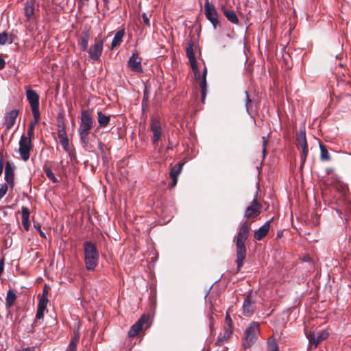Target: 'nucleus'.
Returning a JSON list of instances; mask_svg holds the SVG:
<instances>
[{
    "mask_svg": "<svg viewBox=\"0 0 351 351\" xmlns=\"http://www.w3.org/2000/svg\"><path fill=\"white\" fill-rule=\"evenodd\" d=\"M45 311V309H42V308H37V311H36V319H40L43 318Z\"/></svg>",
    "mask_w": 351,
    "mask_h": 351,
    "instance_id": "48",
    "label": "nucleus"
},
{
    "mask_svg": "<svg viewBox=\"0 0 351 351\" xmlns=\"http://www.w3.org/2000/svg\"><path fill=\"white\" fill-rule=\"evenodd\" d=\"M90 39L89 29L85 27L82 32V36L79 43L80 49L82 51H86L88 49V44Z\"/></svg>",
    "mask_w": 351,
    "mask_h": 351,
    "instance_id": "18",
    "label": "nucleus"
},
{
    "mask_svg": "<svg viewBox=\"0 0 351 351\" xmlns=\"http://www.w3.org/2000/svg\"><path fill=\"white\" fill-rule=\"evenodd\" d=\"M80 339V333L78 332H74V337L72 338L71 341H75V345H77Z\"/></svg>",
    "mask_w": 351,
    "mask_h": 351,
    "instance_id": "51",
    "label": "nucleus"
},
{
    "mask_svg": "<svg viewBox=\"0 0 351 351\" xmlns=\"http://www.w3.org/2000/svg\"><path fill=\"white\" fill-rule=\"evenodd\" d=\"M262 141H263V145H262V147H263L262 154H263V158H265V156H266V153H267L266 147H267V143H268V137L263 136V137H262Z\"/></svg>",
    "mask_w": 351,
    "mask_h": 351,
    "instance_id": "39",
    "label": "nucleus"
},
{
    "mask_svg": "<svg viewBox=\"0 0 351 351\" xmlns=\"http://www.w3.org/2000/svg\"><path fill=\"white\" fill-rule=\"evenodd\" d=\"M206 75H207V68L206 66H204L203 73H202V80L199 84V86L201 88L202 102H204L205 100V98L206 96V92H207Z\"/></svg>",
    "mask_w": 351,
    "mask_h": 351,
    "instance_id": "20",
    "label": "nucleus"
},
{
    "mask_svg": "<svg viewBox=\"0 0 351 351\" xmlns=\"http://www.w3.org/2000/svg\"><path fill=\"white\" fill-rule=\"evenodd\" d=\"M282 232H278V234H277L278 237H280L282 236Z\"/></svg>",
    "mask_w": 351,
    "mask_h": 351,
    "instance_id": "61",
    "label": "nucleus"
},
{
    "mask_svg": "<svg viewBox=\"0 0 351 351\" xmlns=\"http://www.w3.org/2000/svg\"><path fill=\"white\" fill-rule=\"evenodd\" d=\"M24 10L26 17L28 19H31L34 12V5L33 1H27Z\"/></svg>",
    "mask_w": 351,
    "mask_h": 351,
    "instance_id": "28",
    "label": "nucleus"
},
{
    "mask_svg": "<svg viewBox=\"0 0 351 351\" xmlns=\"http://www.w3.org/2000/svg\"><path fill=\"white\" fill-rule=\"evenodd\" d=\"M142 18L145 25L147 27H150L149 17L145 12L142 14Z\"/></svg>",
    "mask_w": 351,
    "mask_h": 351,
    "instance_id": "45",
    "label": "nucleus"
},
{
    "mask_svg": "<svg viewBox=\"0 0 351 351\" xmlns=\"http://www.w3.org/2000/svg\"><path fill=\"white\" fill-rule=\"evenodd\" d=\"M16 299V295L15 294V293L12 290H9L7 292V295H6V298H5L6 307L7 308L11 307L14 304Z\"/></svg>",
    "mask_w": 351,
    "mask_h": 351,
    "instance_id": "26",
    "label": "nucleus"
},
{
    "mask_svg": "<svg viewBox=\"0 0 351 351\" xmlns=\"http://www.w3.org/2000/svg\"><path fill=\"white\" fill-rule=\"evenodd\" d=\"M48 302H49V300H48L47 298L40 297L39 302H38V308L45 310L47 308Z\"/></svg>",
    "mask_w": 351,
    "mask_h": 351,
    "instance_id": "35",
    "label": "nucleus"
},
{
    "mask_svg": "<svg viewBox=\"0 0 351 351\" xmlns=\"http://www.w3.org/2000/svg\"><path fill=\"white\" fill-rule=\"evenodd\" d=\"M14 166L12 164L8 161L5 164V179L8 184L11 186H14Z\"/></svg>",
    "mask_w": 351,
    "mask_h": 351,
    "instance_id": "15",
    "label": "nucleus"
},
{
    "mask_svg": "<svg viewBox=\"0 0 351 351\" xmlns=\"http://www.w3.org/2000/svg\"><path fill=\"white\" fill-rule=\"evenodd\" d=\"M60 143L62 145L63 149L66 152H69V138H66V139L62 140V141H60Z\"/></svg>",
    "mask_w": 351,
    "mask_h": 351,
    "instance_id": "43",
    "label": "nucleus"
},
{
    "mask_svg": "<svg viewBox=\"0 0 351 351\" xmlns=\"http://www.w3.org/2000/svg\"><path fill=\"white\" fill-rule=\"evenodd\" d=\"M97 121L101 128H106L110 123V116L104 114L102 112H97Z\"/></svg>",
    "mask_w": 351,
    "mask_h": 351,
    "instance_id": "23",
    "label": "nucleus"
},
{
    "mask_svg": "<svg viewBox=\"0 0 351 351\" xmlns=\"http://www.w3.org/2000/svg\"><path fill=\"white\" fill-rule=\"evenodd\" d=\"M183 164L182 163H176L174 166L172 167L169 175L170 177H177L181 173L182 170Z\"/></svg>",
    "mask_w": 351,
    "mask_h": 351,
    "instance_id": "29",
    "label": "nucleus"
},
{
    "mask_svg": "<svg viewBox=\"0 0 351 351\" xmlns=\"http://www.w3.org/2000/svg\"><path fill=\"white\" fill-rule=\"evenodd\" d=\"M3 158H0V176L1 175L3 172Z\"/></svg>",
    "mask_w": 351,
    "mask_h": 351,
    "instance_id": "57",
    "label": "nucleus"
},
{
    "mask_svg": "<svg viewBox=\"0 0 351 351\" xmlns=\"http://www.w3.org/2000/svg\"><path fill=\"white\" fill-rule=\"evenodd\" d=\"M104 40H95L93 45H91L88 50V56L93 61H97L100 59L103 51Z\"/></svg>",
    "mask_w": 351,
    "mask_h": 351,
    "instance_id": "8",
    "label": "nucleus"
},
{
    "mask_svg": "<svg viewBox=\"0 0 351 351\" xmlns=\"http://www.w3.org/2000/svg\"><path fill=\"white\" fill-rule=\"evenodd\" d=\"M150 130L153 133L152 143L156 144L160 139L162 135V128L160 121L156 117L151 119Z\"/></svg>",
    "mask_w": 351,
    "mask_h": 351,
    "instance_id": "11",
    "label": "nucleus"
},
{
    "mask_svg": "<svg viewBox=\"0 0 351 351\" xmlns=\"http://www.w3.org/2000/svg\"><path fill=\"white\" fill-rule=\"evenodd\" d=\"M270 221H266L261 227L254 231L255 239L260 241L264 238L269 232L270 228Z\"/></svg>",
    "mask_w": 351,
    "mask_h": 351,
    "instance_id": "16",
    "label": "nucleus"
},
{
    "mask_svg": "<svg viewBox=\"0 0 351 351\" xmlns=\"http://www.w3.org/2000/svg\"><path fill=\"white\" fill-rule=\"evenodd\" d=\"M329 337V332L327 330L323 329L317 332H311L306 334V337L308 339V343L311 346H313L314 348L326 339Z\"/></svg>",
    "mask_w": 351,
    "mask_h": 351,
    "instance_id": "6",
    "label": "nucleus"
},
{
    "mask_svg": "<svg viewBox=\"0 0 351 351\" xmlns=\"http://www.w3.org/2000/svg\"><path fill=\"white\" fill-rule=\"evenodd\" d=\"M66 351H77V345L74 341H71Z\"/></svg>",
    "mask_w": 351,
    "mask_h": 351,
    "instance_id": "46",
    "label": "nucleus"
},
{
    "mask_svg": "<svg viewBox=\"0 0 351 351\" xmlns=\"http://www.w3.org/2000/svg\"><path fill=\"white\" fill-rule=\"evenodd\" d=\"M302 154L300 156V161L302 163V166L304 164L306 161V158L308 154V146L302 147Z\"/></svg>",
    "mask_w": 351,
    "mask_h": 351,
    "instance_id": "37",
    "label": "nucleus"
},
{
    "mask_svg": "<svg viewBox=\"0 0 351 351\" xmlns=\"http://www.w3.org/2000/svg\"><path fill=\"white\" fill-rule=\"evenodd\" d=\"M58 136L59 138V141H62L66 138H68L66 130L64 128H60L58 130Z\"/></svg>",
    "mask_w": 351,
    "mask_h": 351,
    "instance_id": "38",
    "label": "nucleus"
},
{
    "mask_svg": "<svg viewBox=\"0 0 351 351\" xmlns=\"http://www.w3.org/2000/svg\"><path fill=\"white\" fill-rule=\"evenodd\" d=\"M189 63L191 64L192 70H195L197 68L195 56H191L188 57Z\"/></svg>",
    "mask_w": 351,
    "mask_h": 351,
    "instance_id": "40",
    "label": "nucleus"
},
{
    "mask_svg": "<svg viewBox=\"0 0 351 351\" xmlns=\"http://www.w3.org/2000/svg\"><path fill=\"white\" fill-rule=\"evenodd\" d=\"M21 351H30V349L29 348H23Z\"/></svg>",
    "mask_w": 351,
    "mask_h": 351,
    "instance_id": "59",
    "label": "nucleus"
},
{
    "mask_svg": "<svg viewBox=\"0 0 351 351\" xmlns=\"http://www.w3.org/2000/svg\"><path fill=\"white\" fill-rule=\"evenodd\" d=\"M31 109L35 123H38L40 120L39 106H31Z\"/></svg>",
    "mask_w": 351,
    "mask_h": 351,
    "instance_id": "34",
    "label": "nucleus"
},
{
    "mask_svg": "<svg viewBox=\"0 0 351 351\" xmlns=\"http://www.w3.org/2000/svg\"><path fill=\"white\" fill-rule=\"evenodd\" d=\"M84 263L88 271H94L99 263V252L96 245L91 241L83 243Z\"/></svg>",
    "mask_w": 351,
    "mask_h": 351,
    "instance_id": "3",
    "label": "nucleus"
},
{
    "mask_svg": "<svg viewBox=\"0 0 351 351\" xmlns=\"http://www.w3.org/2000/svg\"><path fill=\"white\" fill-rule=\"evenodd\" d=\"M44 171L46 173L47 177L50 179L53 183L58 182V179L55 176L54 173L49 167H44Z\"/></svg>",
    "mask_w": 351,
    "mask_h": 351,
    "instance_id": "33",
    "label": "nucleus"
},
{
    "mask_svg": "<svg viewBox=\"0 0 351 351\" xmlns=\"http://www.w3.org/2000/svg\"><path fill=\"white\" fill-rule=\"evenodd\" d=\"M205 15L206 19L212 23L215 29L219 24L218 14L214 5L210 4L208 0H206L204 4Z\"/></svg>",
    "mask_w": 351,
    "mask_h": 351,
    "instance_id": "9",
    "label": "nucleus"
},
{
    "mask_svg": "<svg viewBox=\"0 0 351 351\" xmlns=\"http://www.w3.org/2000/svg\"><path fill=\"white\" fill-rule=\"evenodd\" d=\"M8 189V185L5 183L0 185V199L6 194Z\"/></svg>",
    "mask_w": 351,
    "mask_h": 351,
    "instance_id": "41",
    "label": "nucleus"
},
{
    "mask_svg": "<svg viewBox=\"0 0 351 351\" xmlns=\"http://www.w3.org/2000/svg\"><path fill=\"white\" fill-rule=\"evenodd\" d=\"M8 40V35L5 32H2L0 34V45H3L7 43Z\"/></svg>",
    "mask_w": 351,
    "mask_h": 351,
    "instance_id": "44",
    "label": "nucleus"
},
{
    "mask_svg": "<svg viewBox=\"0 0 351 351\" xmlns=\"http://www.w3.org/2000/svg\"><path fill=\"white\" fill-rule=\"evenodd\" d=\"M257 195L258 193L256 192L250 205L248 206L245 210L244 217L247 219L254 221L261 214L262 206L258 202Z\"/></svg>",
    "mask_w": 351,
    "mask_h": 351,
    "instance_id": "5",
    "label": "nucleus"
},
{
    "mask_svg": "<svg viewBox=\"0 0 351 351\" xmlns=\"http://www.w3.org/2000/svg\"><path fill=\"white\" fill-rule=\"evenodd\" d=\"M298 144L301 147L308 146L304 130H300L297 138Z\"/></svg>",
    "mask_w": 351,
    "mask_h": 351,
    "instance_id": "30",
    "label": "nucleus"
},
{
    "mask_svg": "<svg viewBox=\"0 0 351 351\" xmlns=\"http://www.w3.org/2000/svg\"><path fill=\"white\" fill-rule=\"evenodd\" d=\"M254 302L252 299V293H249L245 298L243 304V313L245 315L248 316L254 311Z\"/></svg>",
    "mask_w": 351,
    "mask_h": 351,
    "instance_id": "13",
    "label": "nucleus"
},
{
    "mask_svg": "<svg viewBox=\"0 0 351 351\" xmlns=\"http://www.w3.org/2000/svg\"><path fill=\"white\" fill-rule=\"evenodd\" d=\"M148 320H149L148 316H147L145 315H142L138 319V321L130 327L129 332H128V337H136L139 333V332L142 330L143 324L147 322Z\"/></svg>",
    "mask_w": 351,
    "mask_h": 351,
    "instance_id": "12",
    "label": "nucleus"
},
{
    "mask_svg": "<svg viewBox=\"0 0 351 351\" xmlns=\"http://www.w3.org/2000/svg\"><path fill=\"white\" fill-rule=\"evenodd\" d=\"M5 60L0 57V70H2L5 68Z\"/></svg>",
    "mask_w": 351,
    "mask_h": 351,
    "instance_id": "55",
    "label": "nucleus"
},
{
    "mask_svg": "<svg viewBox=\"0 0 351 351\" xmlns=\"http://www.w3.org/2000/svg\"><path fill=\"white\" fill-rule=\"evenodd\" d=\"M22 213V224L24 229L26 231H28L29 229L30 223L29 221V212L27 207H22L21 208Z\"/></svg>",
    "mask_w": 351,
    "mask_h": 351,
    "instance_id": "22",
    "label": "nucleus"
},
{
    "mask_svg": "<svg viewBox=\"0 0 351 351\" xmlns=\"http://www.w3.org/2000/svg\"><path fill=\"white\" fill-rule=\"evenodd\" d=\"M93 125L94 119L92 110L90 109L82 110L81 111L78 134L80 142L84 146H86L89 143L90 130L93 128Z\"/></svg>",
    "mask_w": 351,
    "mask_h": 351,
    "instance_id": "2",
    "label": "nucleus"
},
{
    "mask_svg": "<svg viewBox=\"0 0 351 351\" xmlns=\"http://www.w3.org/2000/svg\"><path fill=\"white\" fill-rule=\"evenodd\" d=\"M232 333V326H226L223 328V331L221 332L218 337L216 341V345L218 346H221L223 343L228 341Z\"/></svg>",
    "mask_w": 351,
    "mask_h": 351,
    "instance_id": "14",
    "label": "nucleus"
},
{
    "mask_svg": "<svg viewBox=\"0 0 351 351\" xmlns=\"http://www.w3.org/2000/svg\"><path fill=\"white\" fill-rule=\"evenodd\" d=\"M34 226L35 228V229L38 231V232L40 234V235L43 237V238H46V235L41 230V226L39 223H37V224H34Z\"/></svg>",
    "mask_w": 351,
    "mask_h": 351,
    "instance_id": "47",
    "label": "nucleus"
},
{
    "mask_svg": "<svg viewBox=\"0 0 351 351\" xmlns=\"http://www.w3.org/2000/svg\"><path fill=\"white\" fill-rule=\"evenodd\" d=\"M48 289H49V287L45 285L43 288V294H42L41 297L47 298V295L49 293Z\"/></svg>",
    "mask_w": 351,
    "mask_h": 351,
    "instance_id": "52",
    "label": "nucleus"
},
{
    "mask_svg": "<svg viewBox=\"0 0 351 351\" xmlns=\"http://www.w3.org/2000/svg\"><path fill=\"white\" fill-rule=\"evenodd\" d=\"M223 12L230 22H231L233 24L239 23V19L234 10H229L227 8H223Z\"/></svg>",
    "mask_w": 351,
    "mask_h": 351,
    "instance_id": "24",
    "label": "nucleus"
},
{
    "mask_svg": "<svg viewBox=\"0 0 351 351\" xmlns=\"http://www.w3.org/2000/svg\"><path fill=\"white\" fill-rule=\"evenodd\" d=\"M319 147L321 152L320 159L324 161H329L330 156L326 147L322 144L319 145Z\"/></svg>",
    "mask_w": 351,
    "mask_h": 351,
    "instance_id": "31",
    "label": "nucleus"
},
{
    "mask_svg": "<svg viewBox=\"0 0 351 351\" xmlns=\"http://www.w3.org/2000/svg\"><path fill=\"white\" fill-rule=\"evenodd\" d=\"M26 96L30 106H39V95L35 90L27 89Z\"/></svg>",
    "mask_w": 351,
    "mask_h": 351,
    "instance_id": "19",
    "label": "nucleus"
},
{
    "mask_svg": "<svg viewBox=\"0 0 351 351\" xmlns=\"http://www.w3.org/2000/svg\"><path fill=\"white\" fill-rule=\"evenodd\" d=\"M267 351H279L278 346L274 336L269 337L267 339Z\"/></svg>",
    "mask_w": 351,
    "mask_h": 351,
    "instance_id": "27",
    "label": "nucleus"
},
{
    "mask_svg": "<svg viewBox=\"0 0 351 351\" xmlns=\"http://www.w3.org/2000/svg\"><path fill=\"white\" fill-rule=\"evenodd\" d=\"M125 35V29H121L119 31H117L112 39V43H111V48L114 49V47L120 45L123 40V38Z\"/></svg>",
    "mask_w": 351,
    "mask_h": 351,
    "instance_id": "21",
    "label": "nucleus"
},
{
    "mask_svg": "<svg viewBox=\"0 0 351 351\" xmlns=\"http://www.w3.org/2000/svg\"><path fill=\"white\" fill-rule=\"evenodd\" d=\"M245 110L248 114H251L250 109L252 108V99L250 97V94L247 90L245 91Z\"/></svg>",
    "mask_w": 351,
    "mask_h": 351,
    "instance_id": "32",
    "label": "nucleus"
},
{
    "mask_svg": "<svg viewBox=\"0 0 351 351\" xmlns=\"http://www.w3.org/2000/svg\"><path fill=\"white\" fill-rule=\"evenodd\" d=\"M58 129H60V128H64L65 129L64 122L63 121H58Z\"/></svg>",
    "mask_w": 351,
    "mask_h": 351,
    "instance_id": "56",
    "label": "nucleus"
},
{
    "mask_svg": "<svg viewBox=\"0 0 351 351\" xmlns=\"http://www.w3.org/2000/svg\"><path fill=\"white\" fill-rule=\"evenodd\" d=\"M259 332V323L252 322L244 332L242 346L246 349L254 345L257 339V335Z\"/></svg>",
    "mask_w": 351,
    "mask_h": 351,
    "instance_id": "4",
    "label": "nucleus"
},
{
    "mask_svg": "<svg viewBox=\"0 0 351 351\" xmlns=\"http://www.w3.org/2000/svg\"><path fill=\"white\" fill-rule=\"evenodd\" d=\"M225 321L226 323L227 324V326H232V319L230 315L228 313H226Z\"/></svg>",
    "mask_w": 351,
    "mask_h": 351,
    "instance_id": "53",
    "label": "nucleus"
},
{
    "mask_svg": "<svg viewBox=\"0 0 351 351\" xmlns=\"http://www.w3.org/2000/svg\"><path fill=\"white\" fill-rule=\"evenodd\" d=\"M30 123H34V128L35 125L37 124L38 123H35V119H34V121H32Z\"/></svg>",
    "mask_w": 351,
    "mask_h": 351,
    "instance_id": "60",
    "label": "nucleus"
},
{
    "mask_svg": "<svg viewBox=\"0 0 351 351\" xmlns=\"http://www.w3.org/2000/svg\"><path fill=\"white\" fill-rule=\"evenodd\" d=\"M250 223L246 221L243 222L239 229L236 236V252L237 270L239 271L243 265V261L246 257L245 241L249 237Z\"/></svg>",
    "mask_w": 351,
    "mask_h": 351,
    "instance_id": "1",
    "label": "nucleus"
},
{
    "mask_svg": "<svg viewBox=\"0 0 351 351\" xmlns=\"http://www.w3.org/2000/svg\"><path fill=\"white\" fill-rule=\"evenodd\" d=\"M29 138L22 135L19 141V152L21 156V158L24 161L28 160L30 156V151L32 149V143Z\"/></svg>",
    "mask_w": 351,
    "mask_h": 351,
    "instance_id": "7",
    "label": "nucleus"
},
{
    "mask_svg": "<svg viewBox=\"0 0 351 351\" xmlns=\"http://www.w3.org/2000/svg\"><path fill=\"white\" fill-rule=\"evenodd\" d=\"M337 212L339 213V216L341 218H343L341 216L342 213L340 212L339 210L337 209ZM344 215L343 217L346 221L348 220H351V203L350 202H346L345 203V208H344Z\"/></svg>",
    "mask_w": 351,
    "mask_h": 351,
    "instance_id": "25",
    "label": "nucleus"
},
{
    "mask_svg": "<svg viewBox=\"0 0 351 351\" xmlns=\"http://www.w3.org/2000/svg\"><path fill=\"white\" fill-rule=\"evenodd\" d=\"M110 1V0H103L105 5H107L109 3Z\"/></svg>",
    "mask_w": 351,
    "mask_h": 351,
    "instance_id": "58",
    "label": "nucleus"
},
{
    "mask_svg": "<svg viewBox=\"0 0 351 351\" xmlns=\"http://www.w3.org/2000/svg\"><path fill=\"white\" fill-rule=\"evenodd\" d=\"M34 123H30L28 127V129H27V136H26V137L29 138L31 141L34 136Z\"/></svg>",
    "mask_w": 351,
    "mask_h": 351,
    "instance_id": "42",
    "label": "nucleus"
},
{
    "mask_svg": "<svg viewBox=\"0 0 351 351\" xmlns=\"http://www.w3.org/2000/svg\"><path fill=\"white\" fill-rule=\"evenodd\" d=\"M19 115V110H12L5 116V126L8 130H10L15 124L16 119Z\"/></svg>",
    "mask_w": 351,
    "mask_h": 351,
    "instance_id": "17",
    "label": "nucleus"
},
{
    "mask_svg": "<svg viewBox=\"0 0 351 351\" xmlns=\"http://www.w3.org/2000/svg\"><path fill=\"white\" fill-rule=\"evenodd\" d=\"M171 178L172 179V182L170 184H169V186H168L169 188L174 187L177 184V182H178L177 177H171Z\"/></svg>",
    "mask_w": 351,
    "mask_h": 351,
    "instance_id": "50",
    "label": "nucleus"
},
{
    "mask_svg": "<svg viewBox=\"0 0 351 351\" xmlns=\"http://www.w3.org/2000/svg\"><path fill=\"white\" fill-rule=\"evenodd\" d=\"M141 58L138 56L137 51L135 50L133 51L132 56L128 61V66L133 72L141 73L143 71L141 65Z\"/></svg>",
    "mask_w": 351,
    "mask_h": 351,
    "instance_id": "10",
    "label": "nucleus"
},
{
    "mask_svg": "<svg viewBox=\"0 0 351 351\" xmlns=\"http://www.w3.org/2000/svg\"><path fill=\"white\" fill-rule=\"evenodd\" d=\"M4 264H5V258L4 257H2L1 259H0V276H1V274H3V269H4Z\"/></svg>",
    "mask_w": 351,
    "mask_h": 351,
    "instance_id": "49",
    "label": "nucleus"
},
{
    "mask_svg": "<svg viewBox=\"0 0 351 351\" xmlns=\"http://www.w3.org/2000/svg\"><path fill=\"white\" fill-rule=\"evenodd\" d=\"M186 53L187 57L191 56H195L193 52V43L192 40H190L187 43V46L186 48Z\"/></svg>",
    "mask_w": 351,
    "mask_h": 351,
    "instance_id": "36",
    "label": "nucleus"
},
{
    "mask_svg": "<svg viewBox=\"0 0 351 351\" xmlns=\"http://www.w3.org/2000/svg\"><path fill=\"white\" fill-rule=\"evenodd\" d=\"M193 71L194 73L195 80H199L201 78V75L198 67L197 68V69L193 70Z\"/></svg>",
    "mask_w": 351,
    "mask_h": 351,
    "instance_id": "54",
    "label": "nucleus"
}]
</instances>
